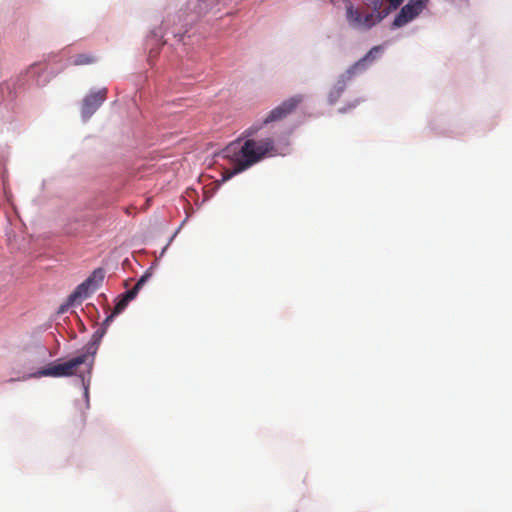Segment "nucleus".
I'll return each instance as SVG.
<instances>
[{
	"label": "nucleus",
	"instance_id": "nucleus-1",
	"mask_svg": "<svg viewBox=\"0 0 512 512\" xmlns=\"http://www.w3.org/2000/svg\"><path fill=\"white\" fill-rule=\"evenodd\" d=\"M302 99L301 95H296L283 101L280 105L271 110L261 123L251 125L242 133V137L247 138L242 144H240V140H238L235 143H231L226 148V156L234 164V169L229 176L240 173L262 159L274 155L276 148L273 138L266 137L256 140L252 137L263 125L284 119L302 102Z\"/></svg>",
	"mask_w": 512,
	"mask_h": 512
},
{
	"label": "nucleus",
	"instance_id": "nucleus-2",
	"mask_svg": "<svg viewBox=\"0 0 512 512\" xmlns=\"http://www.w3.org/2000/svg\"><path fill=\"white\" fill-rule=\"evenodd\" d=\"M385 0H363L364 6L370 10L365 15L353 6L351 2L346 5V18L350 26L354 28L370 29L380 23L390 13Z\"/></svg>",
	"mask_w": 512,
	"mask_h": 512
},
{
	"label": "nucleus",
	"instance_id": "nucleus-3",
	"mask_svg": "<svg viewBox=\"0 0 512 512\" xmlns=\"http://www.w3.org/2000/svg\"><path fill=\"white\" fill-rule=\"evenodd\" d=\"M88 363L87 356L79 354L66 362L50 364L48 367L34 373L33 377H70L76 375L80 365L85 364L88 367Z\"/></svg>",
	"mask_w": 512,
	"mask_h": 512
},
{
	"label": "nucleus",
	"instance_id": "nucleus-4",
	"mask_svg": "<svg viewBox=\"0 0 512 512\" xmlns=\"http://www.w3.org/2000/svg\"><path fill=\"white\" fill-rule=\"evenodd\" d=\"M105 277L103 268L95 269L91 275L80 285L77 286L75 291L68 297V304L74 305L81 303L83 299L89 297L91 293L96 291L102 284Z\"/></svg>",
	"mask_w": 512,
	"mask_h": 512
},
{
	"label": "nucleus",
	"instance_id": "nucleus-5",
	"mask_svg": "<svg viewBox=\"0 0 512 512\" xmlns=\"http://www.w3.org/2000/svg\"><path fill=\"white\" fill-rule=\"evenodd\" d=\"M429 0H409L395 16L391 27L401 28L414 20L426 8Z\"/></svg>",
	"mask_w": 512,
	"mask_h": 512
},
{
	"label": "nucleus",
	"instance_id": "nucleus-6",
	"mask_svg": "<svg viewBox=\"0 0 512 512\" xmlns=\"http://www.w3.org/2000/svg\"><path fill=\"white\" fill-rule=\"evenodd\" d=\"M107 88H102L98 91L88 94L82 103L81 113L82 117L88 119L96 110L102 105L107 97Z\"/></svg>",
	"mask_w": 512,
	"mask_h": 512
},
{
	"label": "nucleus",
	"instance_id": "nucleus-7",
	"mask_svg": "<svg viewBox=\"0 0 512 512\" xmlns=\"http://www.w3.org/2000/svg\"><path fill=\"white\" fill-rule=\"evenodd\" d=\"M108 324L109 323H107V324L103 323L102 327L94 332V334L92 335L91 341L84 346L83 351L81 353L82 355L87 356V360L89 361V363H88V371L89 372L91 371V369L93 367L94 356L97 353L99 344L101 342L102 337L104 336V334L106 332V327L108 326Z\"/></svg>",
	"mask_w": 512,
	"mask_h": 512
},
{
	"label": "nucleus",
	"instance_id": "nucleus-8",
	"mask_svg": "<svg viewBox=\"0 0 512 512\" xmlns=\"http://www.w3.org/2000/svg\"><path fill=\"white\" fill-rule=\"evenodd\" d=\"M149 277H150L149 273H145L144 275H142L141 278L136 282L135 286L131 290H128L127 292H125L122 295V297L125 298L128 302L133 300L136 297V295L139 292V290L147 282Z\"/></svg>",
	"mask_w": 512,
	"mask_h": 512
},
{
	"label": "nucleus",
	"instance_id": "nucleus-9",
	"mask_svg": "<svg viewBox=\"0 0 512 512\" xmlns=\"http://www.w3.org/2000/svg\"><path fill=\"white\" fill-rule=\"evenodd\" d=\"M382 52V47L381 46H375L373 47L362 59H360L356 64H355V68H358V67H364L365 66V63L366 62H371L373 61L376 56Z\"/></svg>",
	"mask_w": 512,
	"mask_h": 512
},
{
	"label": "nucleus",
	"instance_id": "nucleus-10",
	"mask_svg": "<svg viewBox=\"0 0 512 512\" xmlns=\"http://www.w3.org/2000/svg\"><path fill=\"white\" fill-rule=\"evenodd\" d=\"M128 301L125 299V298H121L115 305L114 307V310L113 312L108 316L106 317V319L104 320V324H107L109 323L113 317L119 313H121L125 308L126 306L128 305Z\"/></svg>",
	"mask_w": 512,
	"mask_h": 512
},
{
	"label": "nucleus",
	"instance_id": "nucleus-11",
	"mask_svg": "<svg viewBox=\"0 0 512 512\" xmlns=\"http://www.w3.org/2000/svg\"><path fill=\"white\" fill-rule=\"evenodd\" d=\"M95 61V58L93 56L87 55V54H79L76 55L73 59L74 65H86L91 64Z\"/></svg>",
	"mask_w": 512,
	"mask_h": 512
},
{
	"label": "nucleus",
	"instance_id": "nucleus-12",
	"mask_svg": "<svg viewBox=\"0 0 512 512\" xmlns=\"http://www.w3.org/2000/svg\"><path fill=\"white\" fill-rule=\"evenodd\" d=\"M386 1L388 2V5H386V7L388 8L389 13L398 9L401 6V4L404 2V0H386Z\"/></svg>",
	"mask_w": 512,
	"mask_h": 512
}]
</instances>
